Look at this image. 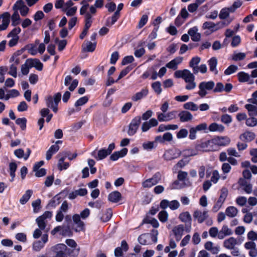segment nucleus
<instances>
[{"label": "nucleus", "mask_w": 257, "mask_h": 257, "mask_svg": "<svg viewBox=\"0 0 257 257\" xmlns=\"http://www.w3.org/2000/svg\"><path fill=\"white\" fill-rule=\"evenodd\" d=\"M61 98V94L60 92L56 93L53 97L48 96L45 98L46 104L47 107L51 108L56 113L58 111V105Z\"/></svg>", "instance_id": "2"}, {"label": "nucleus", "mask_w": 257, "mask_h": 257, "mask_svg": "<svg viewBox=\"0 0 257 257\" xmlns=\"http://www.w3.org/2000/svg\"><path fill=\"white\" fill-rule=\"evenodd\" d=\"M81 5H82V7L80 9V15H86L87 14L92 15V14H91L90 12L89 3H88L86 0H83L81 2Z\"/></svg>", "instance_id": "34"}, {"label": "nucleus", "mask_w": 257, "mask_h": 257, "mask_svg": "<svg viewBox=\"0 0 257 257\" xmlns=\"http://www.w3.org/2000/svg\"><path fill=\"white\" fill-rule=\"evenodd\" d=\"M52 216V212L51 211H45L43 214L38 217L36 221L39 228L42 230H45L47 224V219H50Z\"/></svg>", "instance_id": "7"}, {"label": "nucleus", "mask_w": 257, "mask_h": 257, "mask_svg": "<svg viewBox=\"0 0 257 257\" xmlns=\"http://www.w3.org/2000/svg\"><path fill=\"white\" fill-rule=\"evenodd\" d=\"M27 63L31 68L35 67L38 70L41 71L43 69V64L38 59H28Z\"/></svg>", "instance_id": "27"}, {"label": "nucleus", "mask_w": 257, "mask_h": 257, "mask_svg": "<svg viewBox=\"0 0 257 257\" xmlns=\"http://www.w3.org/2000/svg\"><path fill=\"white\" fill-rule=\"evenodd\" d=\"M195 219L197 220L199 223H202L208 217V212L207 210L202 211L201 210H196L193 214Z\"/></svg>", "instance_id": "16"}, {"label": "nucleus", "mask_w": 257, "mask_h": 257, "mask_svg": "<svg viewBox=\"0 0 257 257\" xmlns=\"http://www.w3.org/2000/svg\"><path fill=\"white\" fill-rule=\"evenodd\" d=\"M239 185L243 187V190L247 193L250 194L252 191V187L251 184L243 178H240L238 182Z\"/></svg>", "instance_id": "23"}, {"label": "nucleus", "mask_w": 257, "mask_h": 257, "mask_svg": "<svg viewBox=\"0 0 257 257\" xmlns=\"http://www.w3.org/2000/svg\"><path fill=\"white\" fill-rule=\"evenodd\" d=\"M214 86L215 83L213 81H202L198 85L197 93L201 98H203L208 94L207 91L212 90Z\"/></svg>", "instance_id": "3"}, {"label": "nucleus", "mask_w": 257, "mask_h": 257, "mask_svg": "<svg viewBox=\"0 0 257 257\" xmlns=\"http://www.w3.org/2000/svg\"><path fill=\"white\" fill-rule=\"evenodd\" d=\"M59 150V146L58 145H53L46 152V159L49 160L52 155L56 153Z\"/></svg>", "instance_id": "43"}, {"label": "nucleus", "mask_w": 257, "mask_h": 257, "mask_svg": "<svg viewBox=\"0 0 257 257\" xmlns=\"http://www.w3.org/2000/svg\"><path fill=\"white\" fill-rule=\"evenodd\" d=\"M184 231V228L183 225H177L173 228V232L177 241L180 240L181 239Z\"/></svg>", "instance_id": "33"}, {"label": "nucleus", "mask_w": 257, "mask_h": 257, "mask_svg": "<svg viewBox=\"0 0 257 257\" xmlns=\"http://www.w3.org/2000/svg\"><path fill=\"white\" fill-rule=\"evenodd\" d=\"M160 206L163 209L169 207L171 210H174L179 207L180 203L176 200L169 201L167 199H164L160 202Z\"/></svg>", "instance_id": "13"}, {"label": "nucleus", "mask_w": 257, "mask_h": 257, "mask_svg": "<svg viewBox=\"0 0 257 257\" xmlns=\"http://www.w3.org/2000/svg\"><path fill=\"white\" fill-rule=\"evenodd\" d=\"M13 9L17 11L19 10L21 16L23 17L26 16L29 11V8L25 5L24 2L22 0L18 1L14 5Z\"/></svg>", "instance_id": "14"}, {"label": "nucleus", "mask_w": 257, "mask_h": 257, "mask_svg": "<svg viewBox=\"0 0 257 257\" xmlns=\"http://www.w3.org/2000/svg\"><path fill=\"white\" fill-rule=\"evenodd\" d=\"M11 19L13 26H16L20 24L21 18L18 11H15L12 16Z\"/></svg>", "instance_id": "48"}, {"label": "nucleus", "mask_w": 257, "mask_h": 257, "mask_svg": "<svg viewBox=\"0 0 257 257\" xmlns=\"http://www.w3.org/2000/svg\"><path fill=\"white\" fill-rule=\"evenodd\" d=\"M228 195V190L225 187H223L220 190V196L218 200L224 202Z\"/></svg>", "instance_id": "60"}, {"label": "nucleus", "mask_w": 257, "mask_h": 257, "mask_svg": "<svg viewBox=\"0 0 257 257\" xmlns=\"http://www.w3.org/2000/svg\"><path fill=\"white\" fill-rule=\"evenodd\" d=\"M160 221L163 223L166 222L168 219V213L165 210L160 211L158 215Z\"/></svg>", "instance_id": "55"}, {"label": "nucleus", "mask_w": 257, "mask_h": 257, "mask_svg": "<svg viewBox=\"0 0 257 257\" xmlns=\"http://www.w3.org/2000/svg\"><path fill=\"white\" fill-rule=\"evenodd\" d=\"M121 198V195L120 193L117 191L110 193L108 196L109 201L113 203L118 202L120 200Z\"/></svg>", "instance_id": "37"}, {"label": "nucleus", "mask_w": 257, "mask_h": 257, "mask_svg": "<svg viewBox=\"0 0 257 257\" xmlns=\"http://www.w3.org/2000/svg\"><path fill=\"white\" fill-rule=\"evenodd\" d=\"M21 32V29L19 27H16L13 29L8 34V37H14L19 39L18 34Z\"/></svg>", "instance_id": "58"}, {"label": "nucleus", "mask_w": 257, "mask_h": 257, "mask_svg": "<svg viewBox=\"0 0 257 257\" xmlns=\"http://www.w3.org/2000/svg\"><path fill=\"white\" fill-rule=\"evenodd\" d=\"M141 118L140 116H137L132 120L130 124H129L127 131V134L129 136H133L136 133L141 123Z\"/></svg>", "instance_id": "9"}, {"label": "nucleus", "mask_w": 257, "mask_h": 257, "mask_svg": "<svg viewBox=\"0 0 257 257\" xmlns=\"http://www.w3.org/2000/svg\"><path fill=\"white\" fill-rule=\"evenodd\" d=\"M237 244V239L233 237H230L225 239L223 242V246L229 250L234 248V247H235Z\"/></svg>", "instance_id": "25"}, {"label": "nucleus", "mask_w": 257, "mask_h": 257, "mask_svg": "<svg viewBox=\"0 0 257 257\" xmlns=\"http://www.w3.org/2000/svg\"><path fill=\"white\" fill-rule=\"evenodd\" d=\"M178 116L181 122L188 121L191 120L193 118L192 114L190 112L185 110L180 112Z\"/></svg>", "instance_id": "32"}, {"label": "nucleus", "mask_w": 257, "mask_h": 257, "mask_svg": "<svg viewBox=\"0 0 257 257\" xmlns=\"http://www.w3.org/2000/svg\"><path fill=\"white\" fill-rule=\"evenodd\" d=\"M238 79L240 82H248L249 84H252L253 82L250 76L244 72H240L237 74Z\"/></svg>", "instance_id": "28"}, {"label": "nucleus", "mask_w": 257, "mask_h": 257, "mask_svg": "<svg viewBox=\"0 0 257 257\" xmlns=\"http://www.w3.org/2000/svg\"><path fill=\"white\" fill-rule=\"evenodd\" d=\"M231 13L229 10V8H224L221 10L219 14V17L220 19L223 20L226 19Z\"/></svg>", "instance_id": "52"}, {"label": "nucleus", "mask_w": 257, "mask_h": 257, "mask_svg": "<svg viewBox=\"0 0 257 257\" xmlns=\"http://www.w3.org/2000/svg\"><path fill=\"white\" fill-rule=\"evenodd\" d=\"M52 250L55 253V257H67L68 248L64 244H58L52 247Z\"/></svg>", "instance_id": "8"}, {"label": "nucleus", "mask_w": 257, "mask_h": 257, "mask_svg": "<svg viewBox=\"0 0 257 257\" xmlns=\"http://www.w3.org/2000/svg\"><path fill=\"white\" fill-rule=\"evenodd\" d=\"M198 28L196 27L191 28L188 30V35L190 36L193 41L198 42L200 40L201 35L200 33H198Z\"/></svg>", "instance_id": "26"}, {"label": "nucleus", "mask_w": 257, "mask_h": 257, "mask_svg": "<svg viewBox=\"0 0 257 257\" xmlns=\"http://www.w3.org/2000/svg\"><path fill=\"white\" fill-rule=\"evenodd\" d=\"M78 81L77 79L72 81V77L70 75H67L64 79V85L66 86L70 85L68 89L70 91H73L77 86Z\"/></svg>", "instance_id": "21"}, {"label": "nucleus", "mask_w": 257, "mask_h": 257, "mask_svg": "<svg viewBox=\"0 0 257 257\" xmlns=\"http://www.w3.org/2000/svg\"><path fill=\"white\" fill-rule=\"evenodd\" d=\"M127 153L126 148H123L119 151L114 152L110 157V159L112 161H116L119 158L125 156Z\"/></svg>", "instance_id": "29"}, {"label": "nucleus", "mask_w": 257, "mask_h": 257, "mask_svg": "<svg viewBox=\"0 0 257 257\" xmlns=\"http://www.w3.org/2000/svg\"><path fill=\"white\" fill-rule=\"evenodd\" d=\"M112 215V210L110 208L107 209L105 212L103 213L100 216V220L101 221L105 222H107L110 219Z\"/></svg>", "instance_id": "46"}, {"label": "nucleus", "mask_w": 257, "mask_h": 257, "mask_svg": "<svg viewBox=\"0 0 257 257\" xmlns=\"http://www.w3.org/2000/svg\"><path fill=\"white\" fill-rule=\"evenodd\" d=\"M16 123L20 126L22 130H26L27 119L25 117L17 118L16 120Z\"/></svg>", "instance_id": "56"}, {"label": "nucleus", "mask_w": 257, "mask_h": 257, "mask_svg": "<svg viewBox=\"0 0 257 257\" xmlns=\"http://www.w3.org/2000/svg\"><path fill=\"white\" fill-rule=\"evenodd\" d=\"M252 98L248 99L251 104H246L245 108L247 110L249 116L257 115V90L252 94Z\"/></svg>", "instance_id": "4"}, {"label": "nucleus", "mask_w": 257, "mask_h": 257, "mask_svg": "<svg viewBox=\"0 0 257 257\" xmlns=\"http://www.w3.org/2000/svg\"><path fill=\"white\" fill-rule=\"evenodd\" d=\"M60 202V198L58 196H55L49 201L47 206L48 208H55Z\"/></svg>", "instance_id": "51"}, {"label": "nucleus", "mask_w": 257, "mask_h": 257, "mask_svg": "<svg viewBox=\"0 0 257 257\" xmlns=\"http://www.w3.org/2000/svg\"><path fill=\"white\" fill-rule=\"evenodd\" d=\"M225 212L228 217L233 218L237 216L238 210L235 207L231 206L226 208Z\"/></svg>", "instance_id": "40"}, {"label": "nucleus", "mask_w": 257, "mask_h": 257, "mask_svg": "<svg viewBox=\"0 0 257 257\" xmlns=\"http://www.w3.org/2000/svg\"><path fill=\"white\" fill-rule=\"evenodd\" d=\"M233 231L231 229L229 228L227 225H224L219 231V234H218V238L222 239L225 236L231 235Z\"/></svg>", "instance_id": "24"}, {"label": "nucleus", "mask_w": 257, "mask_h": 257, "mask_svg": "<svg viewBox=\"0 0 257 257\" xmlns=\"http://www.w3.org/2000/svg\"><path fill=\"white\" fill-rule=\"evenodd\" d=\"M174 77L177 78H182L187 83L185 89L188 90H193L196 87L195 81V77L193 73L188 69L177 70L174 74Z\"/></svg>", "instance_id": "1"}, {"label": "nucleus", "mask_w": 257, "mask_h": 257, "mask_svg": "<svg viewBox=\"0 0 257 257\" xmlns=\"http://www.w3.org/2000/svg\"><path fill=\"white\" fill-rule=\"evenodd\" d=\"M197 148L196 149H187L183 151V157H186V158H189L190 157L194 156L198 154V150Z\"/></svg>", "instance_id": "49"}, {"label": "nucleus", "mask_w": 257, "mask_h": 257, "mask_svg": "<svg viewBox=\"0 0 257 257\" xmlns=\"http://www.w3.org/2000/svg\"><path fill=\"white\" fill-rule=\"evenodd\" d=\"M214 139L217 150L218 147L228 146L231 142L230 138L227 136H218L214 138Z\"/></svg>", "instance_id": "17"}, {"label": "nucleus", "mask_w": 257, "mask_h": 257, "mask_svg": "<svg viewBox=\"0 0 257 257\" xmlns=\"http://www.w3.org/2000/svg\"><path fill=\"white\" fill-rule=\"evenodd\" d=\"M255 134L250 132H246L239 136V139L242 141L250 142L255 138Z\"/></svg>", "instance_id": "36"}, {"label": "nucleus", "mask_w": 257, "mask_h": 257, "mask_svg": "<svg viewBox=\"0 0 257 257\" xmlns=\"http://www.w3.org/2000/svg\"><path fill=\"white\" fill-rule=\"evenodd\" d=\"M179 218L182 222L188 223L186 226V231L187 232H189L191 230V225L192 221L191 216L190 214V213L187 211L182 212L179 215Z\"/></svg>", "instance_id": "19"}, {"label": "nucleus", "mask_w": 257, "mask_h": 257, "mask_svg": "<svg viewBox=\"0 0 257 257\" xmlns=\"http://www.w3.org/2000/svg\"><path fill=\"white\" fill-rule=\"evenodd\" d=\"M208 64L210 71L214 72L215 74H217L218 73V71L216 69L217 64V59L215 57H212L208 61Z\"/></svg>", "instance_id": "39"}, {"label": "nucleus", "mask_w": 257, "mask_h": 257, "mask_svg": "<svg viewBox=\"0 0 257 257\" xmlns=\"http://www.w3.org/2000/svg\"><path fill=\"white\" fill-rule=\"evenodd\" d=\"M152 87L154 91L157 94H160L162 92L161 84L159 81H156L152 84Z\"/></svg>", "instance_id": "57"}, {"label": "nucleus", "mask_w": 257, "mask_h": 257, "mask_svg": "<svg viewBox=\"0 0 257 257\" xmlns=\"http://www.w3.org/2000/svg\"><path fill=\"white\" fill-rule=\"evenodd\" d=\"M72 220L74 224V229L76 232H80L84 230L85 224L81 220L79 214H74L72 216Z\"/></svg>", "instance_id": "10"}, {"label": "nucleus", "mask_w": 257, "mask_h": 257, "mask_svg": "<svg viewBox=\"0 0 257 257\" xmlns=\"http://www.w3.org/2000/svg\"><path fill=\"white\" fill-rule=\"evenodd\" d=\"M96 42L92 43L90 41H87L85 44L82 45V49L86 52H93L96 48Z\"/></svg>", "instance_id": "41"}, {"label": "nucleus", "mask_w": 257, "mask_h": 257, "mask_svg": "<svg viewBox=\"0 0 257 257\" xmlns=\"http://www.w3.org/2000/svg\"><path fill=\"white\" fill-rule=\"evenodd\" d=\"M238 67L237 66L231 65L229 66L225 71L224 74L226 75H230L236 71Z\"/></svg>", "instance_id": "62"}, {"label": "nucleus", "mask_w": 257, "mask_h": 257, "mask_svg": "<svg viewBox=\"0 0 257 257\" xmlns=\"http://www.w3.org/2000/svg\"><path fill=\"white\" fill-rule=\"evenodd\" d=\"M189 159L186 158V157H184L183 159L180 160L176 164L174 165L173 170L174 171H177L179 169L183 168L189 163Z\"/></svg>", "instance_id": "42"}, {"label": "nucleus", "mask_w": 257, "mask_h": 257, "mask_svg": "<svg viewBox=\"0 0 257 257\" xmlns=\"http://www.w3.org/2000/svg\"><path fill=\"white\" fill-rule=\"evenodd\" d=\"M183 107L185 109L190 110L191 111H197L198 109V106L193 102H188L185 103Z\"/></svg>", "instance_id": "50"}, {"label": "nucleus", "mask_w": 257, "mask_h": 257, "mask_svg": "<svg viewBox=\"0 0 257 257\" xmlns=\"http://www.w3.org/2000/svg\"><path fill=\"white\" fill-rule=\"evenodd\" d=\"M181 152L177 149H168L166 150L163 155V158L166 161H171L179 157Z\"/></svg>", "instance_id": "12"}, {"label": "nucleus", "mask_w": 257, "mask_h": 257, "mask_svg": "<svg viewBox=\"0 0 257 257\" xmlns=\"http://www.w3.org/2000/svg\"><path fill=\"white\" fill-rule=\"evenodd\" d=\"M64 158H61L59 159L58 163V167L60 170L66 169L69 166V164L64 162Z\"/></svg>", "instance_id": "59"}, {"label": "nucleus", "mask_w": 257, "mask_h": 257, "mask_svg": "<svg viewBox=\"0 0 257 257\" xmlns=\"http://www.w3.org/2000/svg\"><path fill=\"white\" fill-rule=\"evenodd\" d=\"M150 235L149 234H143L139 237L138 241L140 244L146 245L148 243Z\"/></svg>", "instance_id": "54"}, {"label": "nucleus", "mask_w": 257, "mask_h": 257, "mask_svg": "<svg viewBox=\"0 0 257 257\" xmlns=\"http://www.w3.org/2000/svg\"><path fill=\"white\" fill-rule=\"evenodd\" d=\"M208 130L210 132H217L219 133H222L225 130V127L221 124L213 122L209 125Z\"/></svg>", "instance_id": "31"}, {"label": "nucleus", "mask_w": 257, "mask_h": 257, "mask_svg": "<svg viewBox=\"0 0 257 257\" xmlns=\"http://www.w3.org/2000/svg\"><path fill=\"white\" fill-rule=\"evenodd\" d=\"M232 117L229 114H225L221 116V121L224 124H228L232 122Z\"/></svg>", "instance_id": "63"}, {"label": "nucleus", "mask_w": 257, "mask_h": 257, "mask_svg": "<svg viewBox=\"0 0 257 257\" xmlns=\"http://www.w3.org/2000/svg\"><path fill=\"white\" fill-rule=\"evenodd\" d=\"M32 194L33 191L32 190H27L20 199V203L23 205L26 204L29 201Z\"/></svg>", "instance_id": "44"}, {"label": "nucleus", "mask_w": 257, "mask_h": 257, "mask_svg": "<svg viewBox=\"0 0 257 257\" xmlns=\"http://www.w3.org/2000/svg\"><path fill=\"white\" fill-rule=\"evenodd\" d=\"M198 149H201L203 151H214L217 150L214 138L202 142L197 146Z\"/></svg>", "instance_id": "11"}, {"label": "nucleus", "mask_w": 257, "mask_h": 257, "mask_svg": "<svg viewBox=\"0 0 257 257\" xmlns=\"http://www.w3.org/2000/svg\"><path fill=\"white\" fill-rule=\"evenodd\" d=\"M93 15H90L89 14H87V15H84L85 18V26L84 28L85 29L88 30L89 28L91 27L92 22L91 18Z\"/></svg>", "instance_id": "53"}, {"label": "nucleus", "mask_w": 257, "mask_h": 257, "mask_svg": "<svg viewBox=\"0 0 257 257\" xmlns=\"http://www.w3.org/2000/svg\"><path fill=\"white\" fill-rule=\"evenodd\" d=\"M104 0H96L93 5H91L89 7L91 14L95 15L97 12V8H101L103 6Z\"/></svg>", "instance_id": "38"}, {"label": "nucleus", "mask_w": 257, "mask_h": 257, "mask_svg": "<svg viewBox=\"0 0 257 257\" xmlns=\"http://www.w3.org/2000/svg\"><path fill=\"white\" fill-rule=\"evenodd\" d=\"M148 89L146 88L142 89L141 91L136 93L132 97V100L134 101H137L144 97L146 96L148 94Z\"/></svg>", "instance_id": "30"}, {"label": "nucleus", "mask_w": 257, "mask_h": 257, "mask_svg": "<svg viewBox=\"0 0 257 257\" xmlns=\"http://www.w3.org/2000/svg\"><path fill=\"white\" fill-rule=\"evenodd\" d=\"M230 23V21H229L227 23H225L224 22H220L215 24L212 22H205L203 24L202 28L203 29H208L211 32H214L223 28L224 26L228 25Z\"/></svg>", "instance_id": "6"}, {"label": "nucleus", "mask_w": 257, "mask_h": 257, "mask_svg": "<svg viewBox=\"0 0 257 257\" xmlns=\"http://www.w3.org/2000/svg\"><path fill=\"white\" fill-rule=\"evenodd\" d=\"M115 148L114 143L109 144L107 149H102L98 151L97 156L95 157L97 160H101L105 158L108 155H110L112 150Z\"/></svg>", "instance_id": "15"}, {"label": "nucleus", "mask_w": 257, "mask_h": 257, "mask_svg": "<svg viewBox=\"0 0 257 257\" xmlns=\"http://www.w3.org/2000/svg\"><path fill=\"white\" fill-rule=\"evenodd\" d=\"M81 5H82V7L80 9V15H86L87 14L92 15V14H91L90 12L89 3H88L86 0H83L81 2Z\"/></svg>", "instance_id": "35"}, {"label": "nucleus", "mask_w": 257, "mask_h": 257, "mask_svg": "<svg viewBox=\"0 0 257 257\" xmlns=\"http://www.w3.org/2000/svg\"><path fill=\"white\" fill-rule=\"evenodd\" d=\"M2 19V24L0 25V31L6 30L10 22L11 15L9 12H5L1 15Z\"/></svg>", "instance_id": "22"}, {"label": "nucleus", "mask_w": 257, "mask_h": 257, "mask_svg": "<svg viewBox=\"0 0 257 257\" xmlns=\"http://www.w3.org/2000/svg\"><path fill=\"white\" fill-rule=\"evenodd\" d=\"M48 237L47 234H43L42 240H37L33 244V249L36 251H39L44 247L45 243L48 241Z\"/></svg>", "instance_id": "18"}, {"label": "nucleus", "mask_w": 257, "mask_h": 257, "mask_svg": "<svg viewBox=\"0 0 257 257\" xmlns=\"http://www.w3.org/2000/svg\"><path fill=\"white\" fill-rule=\"evenodd\" d=\"M32 207L33 208V211L34 213H37L40 209L41 207V200L38 199L32 203Z\"/></svg>", "instance_id": "61"}, {"label": "nucleus", "mask_w": 257, "mask_h": 257, "mask_svg": "<svg viewBox=\"0 0 257 257\" xmlns=\"http://www.w3.org/2000/svg\"><path fill=\"white\" fill-rule=\"evenodd\" d=\"M162 175L160 172L155 173L151 178L144 181L142 184L144 188H151L157 184L161 180Z\"/></svg>", "instance_id": "5"}, {"label": "nucleus", "mask_w": 257, "mask_h": 257, "mask_svg": "<svg viewBox=\"0 0 257 257\" xmlns=\"http://www.w3.org/2000/svg\"><path fill=\"white\" fill-rule=\"evenodd\" d=\"M120 15H118V12H115L111 17L107 18L106 25L108 27H111L117 21Z\"/></svg>", "instance_id": "45"}, {"label": "nucleus", "mask_w": 257, "mask_h": 257, "mask_svg": "<svg viewBox=\"0 0 257 257\" xmlns=\"http://www.w3.org/2000/svg\"><path fill=\"white\" fill-rule=\"evenodd\" d=\"M183 61V58L181 56H178L167 63L166 67L169 69L176 70L177 69L178 65L181 64Z\"/></svg>", "instance_id": "20"}, {"label": "nucleus", "mask_w": 257, "mask_h": 257, "mask_svg": "<svg viewBox=\"0 0 257 257\" xmlns=\"http://www.w3.org/2000/svg\"><path fill=\"white\" fill-rule=\"evenodd\" d=\"M246 124L250 127H253L257 124V119L254 117H251L246 119Z\"/></svg>", "instance_id": "64"}, {"label": "nucleus", "mask_w": 257, "mask_h": 257, "mask_svg": "<svg viewBox=\"0 0 257 257\" xmlns=\"http://www.w3.org/2000/svg\"><path fill=\"white\" fill-rule=\"evenodd\" d=\"M17 169V165L15 162L10 163L9 164V172L11 177V182H13L15 177V172Z\"/></svg>", "instance_id": "47"}]
</instances>
